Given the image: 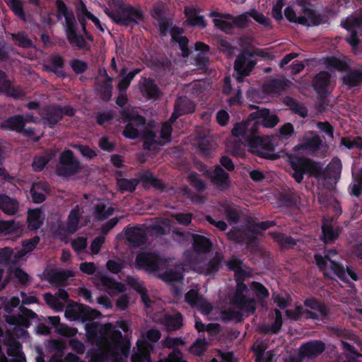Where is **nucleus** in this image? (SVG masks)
Returning a JSON list of instances; mask_svg holds the SVG:
<instances>
[{
	"mask_svg": "<svg viewBox=\"0 0 362 362\" xmlns=\"http://www.w3.org/2000/svg\"><path fill=\"white\" fill-rule=\"evenodd\" d=\"M250 288L255 293L257 300L262 305L264 300L269 296V290L261 283L257 281H252Z\"/></svg>",
	"mask_w": 362,
	"mask_h": 362,
	"instance_id": "48",
	"label": "nucleus"
},
{
	"mask_svg": "<svg viewBox=\"0 0 362 362\" xmlns=\"http://www.w3.org/2000/svg\"><path fill=\"white\" fill-rule=\"evenodd\" d=\"M235 137L241 136L251 151L257 156L269 160H276L279 156L274 152V146L269 138L258 135L257 124L248 125L247 123H237L231 131Z\"/></svg>",
	"mask_w": 362,
	"mask_h": 362,
	"instance_id": "1",
	"label": "nucleus"
},
{
	"mask_svg": "<svg viewBox=\"0 0 362 362\" xmlns=\"http://www.w3.org/2000/svg\"><path fill=\"white\" fill-rule=\"evenodd\" d=\"M275 320L274 322H272L268 329H262V331L265 333H272L274 334H278L282 327L283 325V319H282V314L281 312L278 310L275 309Z\"/></svg>",
	"mask_w": 362,
	"mask_h": 362,
	"instance_id": "58",
	"label": "nucleus"
},
{
	"mask_svg": "<svg viewBox=\"0 0 362 362\" xmlns=\"http://www.w3.org/2000/svg\"><path fill=\"white\" fill-rule=\"evenodd\" d=\"M344 28L350 33L349 37H346V42L351 47L358 45L360 40L358 37V31L362 30V16L358 17H348L341 23Z\"/></svg>",
	"mask_w": 362,
	"mask_h": 362,
	"instance_id": "15",
	"label": "nucleus"
},
{
	"mask_svg": "<svg viewBox=\"0 0 362 362\" xmlns=\"http://www.w3.org/2000/svg\"><path fill=\"white\" fill-rule=\"evenodd\" d=\"M20 313L17 315H8L6 321L8 324L13 326L20 325L28 328L31 325V320L37 317V315L30 309L24 305H20Z\"/></svg>",
	"mask_w": 362,
	"mask_h": 362,
	"instance_id": "14",
	"label": "nucleus"
},
{
	"mask_svg": "<svg viewBox=\"0 0 362 362\" xmlns=\"http://www.w3.org/2000/svg\"><path fill=\"white\" fill-rule=\"evenodd\" d=\"M135 265L139 269L153 272L166 269L169 266V261L166 258L160 257L158 253L141 252L136 257Z\"/></svg>",
	"mask_w": 362,
	"mask_h": 362,
	"instance_id": "8",
	"label": "nucleus"
},
{
	"mask_svg": "<svg viewBox=\"0 0 362 362\" xmlns=\"http://www.w3.org/2000/svg\"><path fill=\"white\" fill-rule=\"evenodd\" d=\"M12 40L15 44L22 48H32L34 47L33 41L28 37L26 33L23 31L18 32L11 35Z\"/></svg>",
	"mask_w": 362,
	"mask_h": 362,
	"instance_id": "54",
	"label": "nucleus"
},
{
	"mask_svg": "<svg viewBox=\"0 0 362 362\" xmlns=\"http://www.w3.org/2000/svg\"><path fill=\"white\" fill-rule=\"evenodd\" d=\"M46 279L51 284H57L61 286L66 285L69 278L74 276V273L71 270H54L49 269L46 274Z\"/></svg>",
	"mask_w": 362,
	"mask_h": 362,
	"instance_id": "24",
	"label": "nucleus"
},
{
	"mask_svg": "<svg viewBox=\"0 0 362 362\" xmlns=\"http://www.w3.org/2000/svg\"><path fill=\"white\" fill-rule=\"evenodd\" d=\"M330 268L339 279L344 282L348 281V278L346 275V269L341 263L334 260H330Z\"/></svg>",
	"mask_w": 362,
	"mask_h": 362,
	"instance_id": "64",
	"label": "nucleus"
},
{
	"mask_svg": "<svg viewBox=\"0 0 362 362\" xmlns=\"http://www.w3.org/2000/svg\"><path fill=\"white\" fill-rule=\"evenodd\" d=\"M64 65L65 61L61 55L53 54L49 58V64L45 65L44 69L54 74L59 78H65L66 75L64 71Z\"/></svg>",
	"mask_w": 362,
	"mask_h": 362,
	"instance_id": "26",
	"label": "nucleus"
},
{
	"mask_svg": "<svg viewBox=\"0 0 362 362\" xmlns=\"http://www.w3.org/2000/svg\"><path fill=\"white\" fill-rule=\"evenodd\" d=\"M112 80L113 78L112 77H108L107 80L103 81L99 85L98 93L104 102H108L111 100L112 95Z\"/></svg>",
	"mask_w": 362,
	"mask_h": 362,
	"instance_id": "51",
	"label": "nucleus"
},
{
	"mask_svg": "<svg viewBox=\"0 0 362 362\" xmlns=\"http://www.w3.org/2000/svg\"><path fill=\"white\" fill-rule=\"evenodd\" d=\"M47 185L45 183H34L30 190V194L33 202L35 204H40L43 202L46 199V196L43 192L47 191Z\"/></svg>",
	"mask_w": 362,
	"mask_h": 362,
	"instance_id": "44",
	"label": "nucleus"
},
{
	"mask_svg": "<svg viewBox=\"0 0 362 362\" xmlns=\"http://www.w3.org/2000/svg\"><path fill=\"white\" fill-rule=\"evenodd\" d=\"M284 103L289 107L292 112L301 117L305 118L308 116V111L307 107L293 98L289 96L286 97Z\"/></svg>",
	"mask_w": 362,
	"mask_h": 362,
	"instance_id": "46",
	"label": "nucleus"
},
{
	"mask_svg": "<svg viewBox=\"0 0 362 362\" xmlns=\"http://www.w3.org/2000/svg\"><path fill=\"white\" fill-rule=\"evenodd\" d=\"M126 239L133 247H139L147 240V233L142 226L128 227L124 231Z\"/></svg>",
	"mask_w": 362,
	"mask_h": 362,
	"instance_id": "18",
	"label": "nucleus"
},
{
	"mask_svg": "<svg viewBox=\"0 0 362 362\" xmlns=\"http://www.w3.org/2000/svg\"><path fill=\"white\" fill-rule=\"evenodd\" d=\"M141 138L143 139V148L145 150H151L154 144L161 145V142L156 139V134L153 130L144 131L141 134Z\"/></svg>",
	"mask_w": 362,
	"mask_h": 362,
	"instance_id": "56",
	"label": "nucleus"
},
{
	"mask_svg": "<svg viewBox=\"0 0 362 362\" xmlns=\"http://www.w3.org/2000/svg\"><path fill=\"white\" fill-rule=\"evenodd\" d=\"M257 110L250 114L247 119L242 123H247L248 125L257 124V129L260 126L267 128H273L279 122L276 115L271 113L267 108L259 109L257 106H254Z\"/></svg>",
	"mask_w": 362,
	"mask_h": 362,
	"instance_id": "9",
	"label": "nucleus"
},
{
	"mask_svg": "<svg viewBox=\"0 0 362 362\" xmlns=\"http://www.w3.org/2000/svg\"><path fill=\"white\" fill-rule=\"evenodd\" d=\"M323 63L328 69H334L340 72H345L350 69V66L346 61L335 56L323 58Z\"/></svg>",
	"mask_w": 362,
	"mask_h": 362,
	"instance_id": "37",
	"label": "nucleus"
},
{
	"mask_svg": "<svg viewBox=\"0 0 362 362\" xmlns=\"http://www.w3.org/2000/svg\"><path fill=\"white\" fill-rule=\"evenodd\" d=\"M79 313V319L83 322L93 320L101 316V313L98 310L92 309L88 305H85L82 304H80Z\"/></svg>",
	"mask_w": 362,
	"mask_h": 362,
	"instance_id": "49",
	"label": "nucleus"
},
{
	"mask_svg": "<svg viewBox=\"0 0 362 362\" xmlns=\"http://www.w3.org/2000/svg\"><path fill=\"white\" fill-rule=\"evenodd\" d=\"M187 180L189 185L199 192H202L206 189V183L199 178V174L196 172H191L187 177Z\"/></svg>",
	"mask_w": 362,
	"mask_h": 362,
	"instance_id": "59",
	"label": "nucleus"
},
{
	"mask_svg": "<svg viewBox=\"0 0 362 362\" xmlns=\"http://www.w3.org/2000/svg\"><path fill=\"white\" fill-rule=\"evenodd\" d=\"M20 226L14 220H0V234L13 235L18 233Z\"/></svg>",
	"mask_w": 362,
	"mask_h": 362,
	"instance_id": "55",
	"label": "nucleus"
},
{
	"mask_svg": "<svg viewBox=\"0 0 362 362\" xmlns=\"http://www.w3.org/2000/svg\"><path fill=\"white\" fill-rule=\"evenodd\" d=\"M212 184L220 191H224L229 188L230 180L229 174L219 165L214 166V169H208L204 172Z\"/></svg>",
	"mask_w": 362,
	"mask_h": 362,
	"instance_id": "13",
	"label": "nucleus"
},
{
	"mask_svg": "<svg viewBox=\"0 0 362 362\" xmlns=\"http://www.w3.org/2000/svg\"><path fill=\"white\" fill-rule=\"evenodd\" d=\"M257 64L254 54L250 51L242 52L235 59L234 70L238 74V80L241 81L244 77L250 74Z\"/></svg>",
	"mask_w": 362,
	"mask_h": 362,
	"instance_id": "12",
	"label": "nucleus"
},
{
	"mask_svg": "<svg viewBox=\"0 0 362 362\" xmlns=\"http://www.w3.org/2000/svg\"><path fill=\"white\" fill-rule=\"evenodd\" d=\"M240 291H235L230 298V303L238 309L247 314H252L256 311V300L254 298H248L246 294Z\"/></svg>",
	"mask_w": 362,
	"mask_h": 362,
	"instance_id": "16",
	"label": "nucleus"
},
{
	"mask_svg": "<svg viewBox=\"0 0 362 362\" xmlns=\"http://www.w3.org/2000/svg\"><path fill=\"white\" fill-rule=\"evenodd\" d=\"M158 30L160 37H165L169 33L171 35L173 21V19L168 17L158 18Z\"/></svg>",
	"mask_w": 362,
	"mask_h": 362,
	"instance_id": "53",
	"label": "nucleus"
},
{
	"mask_svg": "<svg viewBox=\"0 0 362 362\" xmlns=\"http://www.w3.org/2000/svg\"><path fill=\"white\" fill-rule=\"evenodd\" d=\"M119 114L124 122H128L135 124L137 127L143 126L146 124V119L144 117L129 111L128 108H123L119 111Z\"/></svg>",
	"mask_w": 362,
	"mask_h": 362,
	"instance_id": "45",
	"label": "nucleus"
},
{
	"mask_svg": "<svg viewBox=\"0 0 362 362\" xmlns=\"http://www.w3.org/2000/svg\"><path fill=\"white\" fill-rule=\"evenodd\" d=\"M81 218V210L78 205L74 206L70 211L67 221V230L70 233H75L78 229V223Z\"/></svg>",
	"mask_w": 362,
	"mask_h": 362,
	"instance_id": "43",
	"label": "nucleus"
},
{
	"mask_svg": "<svg viewBox=\"0 0 362 362\" xmlns=\"http://www.w3.org/2000/svg\"><path fill=\"white\" fill-rule=\"evenodd\" d=\"M140 180L142 184V187L146 189H148L150 187H153L161 192L165 189V185L163 181L155 177L151 172L148 171L141 174Z\"/></svg>",
	"mask_w": 362,
	"mask_h": 362,
	"instance_id": "32",
	"label": "nucleus"
},
{
	"mask_svg": "<svg viewBox=\"0 0 362 362\" xmlns=\"http://www.w3.org/2000/svg\"><path fill=\"white\" fill-rule=\"evenodd\" d=\"M223 261V255L216 252L212 258L203 264L202 272L206 276L214 275L222 267Z\"/></svg>",
	"mask_w": 362,
	"mask_h": 362,
	"instance_id": "31",
	"label": "nucleus"
},
{
	"mask_svg": "<svg viewBox=\"0 0 362 362\" xmlns=\"http://www.w3.org/2000/svg\"><path fill=\"white\" fill-rule=\"evenodd\" d=\"M303 304L304 306L310 310L304 309L301 305H296L294 309L301 318L303 314H306L308 319L314 320H327L329 319L330 314L329 308L316 298H308L304 300Z\"/></svg>",
	"mask_w": 362,
	"mask_h": 362,
	"instance_id": "4",
	"label": "nucleus"
},
{
	"mask_svg": "<svg viewBox=\"0 0 362 362\" xmlns=\"http://www.w3.org/2000/svg\"><path fill=\"white\" fill-rule=\"evenodd\" d=\"M151 346L147 342L143 346H139V351L133 353L131 357L132 362H151V355L147 347Z\"/></svg>",
	"mask_w": 362,
	"mask_h": 362,
	"instance_id": "52",
	"label": "nucleus"
},
{
	"mask_svg": "<svg viewBox=\"0 0 362 362\" xmlns=\"http://www.w3.org/2000/svg\"><path fill=\"white\" fill-rule=\"evenodd\" d=\"M193 249L199 254L206 253L210 251L212 243L209 238L202 235L194 234L193 235Z\"/></svg>",
	"mask_w": 362,
	"mask_h": 362,
	"instance_id": "38",
	"label": "nucleus"
},
{
	"mask_svg": "<svg viewBox=\"0 0 362 362\" xmlns=\"http://www.w3.org/2000/svg\"><path fill=\"white\" fill-rule=\"evenodd\" d=\"M331 77V74L326 71H321L313 77L312 85L317 93L327 95V88L330 84Z\"/></svg>",
	"mask_w": 362,
	"mask_h": 362,
	"instance_id": "23",
	"label": "nucleus"
},
{
	"mask_svg": "<svg viewBox=\"0 0 362 362\" xmlns=\"http://www.w3.org/2000/svg\"><path fill=\"white\" fill-rule=\"evenodd\" d=\"M174 107L183 115L192 113L195 110L194 103L186 96L178 97Z\"/></svg>",
	"mask_w": 362,
	"mask_h": 362,
	"instance_id": "41",
	"label": "nucleus"
},
{
	"mask_svg": "<svg viewBox=\"0 0 362 362\" xmlns=\"http://www.w3.org/2000/svg\"><path fill=\"white\" fill-rule=\"evenodd\" d=\"M115 8H105V13L117 25L134 27L145 19V13L141 6L124 4L122 0H112Z\"/></svg>",
	"mask_w": 362,
	"mask_h": 362,
	"instance_id": "2",
	"label": "nucleus"
},
{
	"mask_svg": "<svg viewBox=\"0 0 362 362\" xmlns=\"http://www.w3.org/2000/svg\"><path fill=\"white\" fill-rule=\"evenodd\" d=\"M325 344L321 340H310L303 343L300 347L301 356L308 358H315L325 350Z\"/></svg>",
	"mask_w": 362,
	"mask_h": 362,
	"instance_id": "20",
	"label": "nucleus"
},
{
	"mask_svg": "<svg viewBox=\"0 0 362 362\" xmlns=\"http://www.w3.org/2000/svg\"><path fill=\"white\" fill-rule=\"evenodd\" d=\"M184 33L185 30L182 28L174 25L171 30V42L178 44L183 57H188L190 54L189 40L186 36L182 35Z\"/></svg>",
	"mask_w": 362,
	"mask_h": 362,
	"instance_id": "22",
	"label": "nucleus"
},
{
	"mask_svg": "<svg viewBox=\"0 0 362 362\" xmlns=\"http://www.w3.org/2000/svg\"><path fill=\"white\" fill-rule=\"evenodd\" d=\"M81 163L71 150L63 151L59 156V165L57 169V175L60 177H68L80 172Z\"/></svg>",
	"mask_w": 362,
	"mask_h": 362,
	"instance_id": "10",
	"label": "nucleus"
},
{
	"mask_svg": "<svg viewBox=\"0 0 362 362\" xmlns=\"http://www.w3.org/2000/svg\"><path fill=\"white\" fill-rule=\"evenodd\" d=\"M11 10L21 19L25 20V13L20 0H4Z\"/></svg>",
	"mask_w": 362,
	"mask_h": 362,
	"instance_id": "61",
	"label": "nucleus"
},
{
	"mask_svg": "<svg viewBox=\"0 0 362 362\" xmlns=\"http://www.w3.org/2000/svg\"><path fill=\"white\" fill-rule=\"evenodd\" d=\"M139 89L143 96L153 100L158 99L162 94L160 88L151 78L142 77Z\"/></svg>",
	"mask_w": 362,
	"mask_h": 362,
	"instance_id": "19",
	"label": "nucleus"
},
{
	"mask_svg": "<svg viewBox=\"0 0 362 362\" xmlns=\"http://www.w3.org/2000/svg\"><path fill=\"white\" fill-rule=\"evenodd\" d=\"M246 233L238 227H233L227 233V237L236 243L242 244L245 241Z\"/></svg>",
	"mask_w": 362,
	"mask_h": 362,
	"instance_id": "60",
	"label": "nucleus"
},
{
	"mask_svg": "<svg viewBox=\"0 0 362 362\" xmlns=\"http://www.w3.org/2000/svg\"><path fill=\"white\" fill-rule=\"evenodd\" d=\"M213 45H216L218 49L223 52L230 54L233 47L230 43L229 39L222 35H217L211 39Z\"/></svg>",
	"mask_w": 362,
	"mask_h": 362,
	"instance_id": "50",
	"label": "nucleus"
},
{
	"mask_svg": "<svg viewBox=\"0 0 362 362\" xmlns=\"http://www.w3.org/2000/svg\"><path fill=\"white\" fill-rule=\"evenodd\" d=\"M19 209L18 202L5 194H0V209L8 215L13 216L17 214Z\"/></svg>",
	"mask_w": 362,
	"mask_h": 362,
	"instance_id": "33",
	"label": "nucleus"
},
{
	"mask_svg": "<svg viewBox=\"0 0 362 362\" xmlns=\"http://www.w3.org/2000/svg\"><path fill=\"white\" fill-rule=\"evenodd\" d=\"M100 284L106 289L110 295H116L125 291L124 285L116 281L112 277L106 275H101L99 277Z\"/></svg>",
	"mask_w": 362,
	"mask_h": 362,
	"instance_id": "30",
	"label": "nucleus"
},
{
	"mask_svg": "<svg viewBox=\"0 0 362 362\" xmlns=\"http://www.w3.org/2000/svg\"><path fill=\"white\" fill-rule=\"evenodd\" d=\"M342 77V82L349 88L359 87L362 85V71L349 70Z\"/></svg>",
	"mask_w": 362,
	"mask_h": 362,
	"instance_id": "39",
	"label": "nucleus"
},
{
	"mask_svg": "<svg viewBox=\"0 0 362 362\" xmlns=\"http://www.w3.org/2000/svg\"><path fill=\"white\" fill-rule=\"evenodd\" d=\"M28 122L31 119L25 118L23 115H14L0 122V128L19 133Z\"/></svg>",
	"mask_w": 362,
	"mask_h": 362,
	"instance_id": "21",
	"label": "nucleus"
},
{
	"mask_svg": "<svg viewBox=\"0 0 362 362\" xmlns=\"http://www.w3.org/2000/svg\"><path fill=\"white\" fill-rule=\"evenodd\" d=\"M322 141L318 135L312 137H303L300 144L298 145L299 149L308 151L316 152L322 146Z\"/></svg>",
	"mask_w": 362,
	"mask_h": 362,
	"instance_id": "40",
	"label": "nucleus"
},
{
	"mask_svg": "<svg viewBox=\"0 0 362 362\" xmlns=\"http://www.w3.org/2000/svg\"><path fill=\"white\" fill-rule=\"evenodd\" d=\"M183 320V315L180 312H176L173 315L165 314L161 319V323L168 332H173L182 327Z\"/></svg>",
	"mask_w": 362,
	"mask_h": 362,
	"instance_id": "25",
	"label": "nucleus"
},
{
	"mask_svg": "<svg viewBox=\"0 0 362 362\" xmlns=\"http://www.w3.org/2000/svg\"><path fill=\"white\" fill-rule=\"evenodd\" d=\"M107 352L113 362H122V357H128L130 352V343L123 337L119 329H114L110 334Z\"/></svg>",
	"mask_w": 362,
	"mask_h": 362,
	"instance_id": "7",
	"label": "nucleus"
},
{
	"mask_svg": "<svg viewBox=\"0 0 362 362\" xmlns=\"http://www.w3.org/2000/svg\"><path fill=\"white\" fill-rule=\"evenodd\" d=\"M308 0H298V5L301 6L303 16L298 18V24L306 26H317L327 22L326 17L317 11L309 8Z\"/></svg>",
	"mask_w": 362,
	"mask_h": 362,
	"instance_id": "11",
	"label": "nucleus"
},
{
	"mask_svg": "<svg viewBox=\"0 0 362 362\" xmlns=\"http://www.w3.org/2000/svg\"><path fill=\"white\" fill-rule=\"evenodd\" d=\"M317 168L319 170L317 174H315L313 177L322 182V185L325 189H332L339 178L341 171V163L339 159H332V162L325 168L320 162H317Z\"/></svg>",
	"mask_w": 362,
	"mask_h": 362,
	"instance_id": "6",
	"label": "nucleus"
},
{
	"mask_svg": "<svg viewBox=\"0 0 362 362\" xmlns=\"http://www.w3.org/2000/svg\"><path fill=\"white\" fill-rule=\"evenodd\" d=\"M94 213L97 219L103 221L113 214L114 209L112 207L107 208L104 203H99L95 205Z\"/></svg>",
	"mask_w": 362,
	"mask_h": 362,
	"instance_id": "57",
	"label": "nucleus"
},
{
	"mask_svg": "<svg viewBox=\"0 0 362 362\" xmlns=\"http://www.w3.org/2000/svg\"><path fill=\"white\" fill-rule=\"evenodd\" d=\"M269 234L274 240L278 243L281 247L291 248L297 244L295 238L284 233L279 232H271Z\"/></svg>",
	"mask_w": 362,
	"mask_h": 362,
	"instance_id": "47",
	"label": "nucleus"
},
{
	"mask_svg": "<svg viewBox=\"0 0 362 362\" xmlns=\"http://www.w3.org/2000/svg\"><path fill=\"white\" fill-rule=\"evenodd\" d=\"M0 92L14 99H21L23 96L21 91L11 86L6 74L1 70H0Z\"/></svg>",
	"mask_w": 362,
	"mask_h": 362,
	"instance_id": "29",
	"label": "nucleus"
},
{
	"mask_svg": "<svg viewBox=\"0 0 362 362\" xmlns=\"http://www.w3.org/2000/svg\"><path fill=\"white\" fill-rule=\"evenodd\" d=\"M44 214L40 208L29 209L27 214L28 228L37 230L43 224Z\"/></svg>",
	"mask_w": 362,
	"mask_h": 362,
	"instance_id": "34",
	"label": "nucleus"
},
{
	"mask_svg": "<svg viewBox=\"0 0 362 362\" xmlns=\"http://www.w3.org/2000/svg\"><path fill=\"white\" fill-rule=\"evenodd\" d=\"M289 83V81L284 78H271L263 85L264 91L267 93L276 94L286 90Z\"/></svg>",
	"mask_w": 362,
	"mask_h": 362,
	"instance_id": "35",
	"label": "nucleus"
},
{
	"mask_svg": "<svg viewBox=\"0 0 362 362\" xmlns=\"http://www.w3.org/2000/svg\"><path fill=\"white\" fill-rule=\"evenodd\" d=\"M289 165L292 170L291 176L298 183H301L305 175L313 177L319 172L317 162L303 156H293L289 160Z\"/></svg>",
	"mask_w": 362,
	"mask_h": 362,
	"instance_id": "5",
	"label": "nucleus"
},
{
	"mask_svg": "<svg viewBox=\"0 0 362 362\" xmlns=\"http://www.w3.org/2000/svg\"><path fill=\"white\" fill-rule=\"evenodd\" d=\"M141 182L140 177L139 178H119L117 180V187L120 193L123 194L126 192H134L139 184Z\"/></svg>",
	"mask_w": 362,
	"mask_h": 362,
	"instance_id": "42",
	"label": "nucleus"
},
{
	"mask_svg": "<svg viewBox=\"0 0 362 362\" xmlns=\"http://www.w3.org/2000/svg\"><path fill=\"white\" fill-rule=\"evenodd\" d=\"M279 201L282 206L293 207L296 205L297 199L293 193L284 192L279 194Z\"/></svg>",
	"mask_w": 362,
	"mask_h": 362,
	"instance_id": "62",
	"label": "nucleus"
},
{
	"mask_svg": "<svg viewBox=\"0 0 362 362\" xmlns=\"http://www.w3.org/2000/svg\"><path fill=\"white\" fill-rule=\"evenodd\" d=\"M341 231L340 227H334L331 222L325 221L322 225L321 240L325 244L333 243L338 239Z\"/></svg>",
	"mask_w": 362,
	"mask_h": 362,
	"instance_id": "28",
	"label": "nucleus"
},
{
	"mask_svg": "<svg viewBox=\"0 0 362 362\" xmlns=\"http://www.w3.org/2000/svg\"><path fill=\"white\" fill-rule=\"evenodd\" d=\"M225 264L230 271L234 272L235 277L251 276L250 271L247 272L245 269H248V267L244 264L243 260L235 255H233Z\"/></svg>",
	"mask_w": 362,
	"mask_h": 362,
	"instance_id": "27",
	"label": "nucleus"
},
{
	"mask_svg": "<svg viewBox=\"0 0 362 362\" xmlns=\"http://www.w3.org/2000/svg\"><path fill=\"white\" fill-rule=\"evenodd\" d=\"M42 124L50 129H53L62 119L61 110L57 105L45 106L41 110Z\"/></svg>",
	"mask_w": 362,
	"mask_h": 362,
	"instance_id": "17",
	"label": "nucleus"
},
{
	"mask_svg": "<svg viewBox=\"0 0 362 362\" xmlns=\"http://www.w3.org/2000/svg\"><path fill=\"white\" fill-rule=\"evenodd\" d=\"M185 15L187 18V23L191 26H197L200 28H205L206 26L205 18L203 16L199 15L196 8H186Z\"/></svg>",
	"mask_w": 362,
	"mask_h": 362,
	"instance_id": "36",
	"label": "nucleus"
},
{
	"mask_svg": "<svg viewBox=\"0 0 362 362\" xmlns=\"http://www.w3.org/2000/svg\"><path fill=\"white\" fill-rule=\"evenodd\" d=\"M57 17L61 20L65 19V33L69 44L76 47L78 50H89L90 45L84 36L76 32V20L72 10L69 9L62 0H56Z\"/></svg>",
	"mask_w": 362,
	"mask_h": 362,
	"instance_id": "3",
	"label": "nucleus"
},
{
	"mask_svg": "<svg viewBox=\"0 0 362 362\" xmlns=\"http://www.w3.org/2000/svg\"><path fill=\"white\" fill-rule=\"evenodd\" d=\"M160 278L165 282H179L182 279V274L176 270H165L160 275Z\"/></svg>",
	"mask_w": 362,
	"mask_h": 362,
	"instance_id": "63",
	"label": "nucleus"
}]
</instances>
